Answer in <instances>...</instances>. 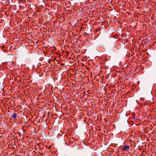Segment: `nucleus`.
Wrapping results in <instances>:
<instances>
[{"mask_svg":"<svg viewBox=\"0 0 156 156\" xmlns=\"http://www.w3.org/2000/svg\"><path fill=\"white\" fill-rule=\"evenodd\" d=\"M129 149V146L128 145H125L123 146L122 151H128Z\"/></svg>","mask_w":156,"mask_h":156,"instance_id":"nucleus-1","label":"nucleus"},{"mask_svg":"<svg viewBox=\"0 0 156 156\" xmlns=\"http://www.w3.org/2000/svg\"><path fill=\"white\" fill-rule=\"evenodd\" d=\"M17 116V114L16 113H14L11 116V117L13 119H15V118Z\"/></svg>","mask_w":156,"mask_h":156,"instance_id":"nucleus-2","label":"nucleus"}]
</instances>
